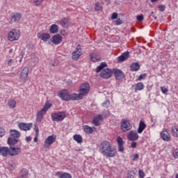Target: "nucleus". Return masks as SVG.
Masks as SVG:
<instances>
[{"mask_svg": "<svg viewBox=\"0 0 178 178\" xmlns=\"http://www.w3.org/2000/svg\"><path fill=\"white\" fill-rule=\"evenodd\" d=\"M81 55H83V51H81V47L78 44L74 51L72 52V59L74 60H79L80 56H81Z\"/></svg>", "mask_w": 178, "mask_h": 178, "instance_id": "6e6552de", "label": "nucleus"}, {"mask_svg": "<svg viewBox=\"0 0 178 178\" xmlns=\"http://www.w3.org/2000/svg\"><path fill=\"white\" fill-rule=\"evenodd\" d=\"M83 131L87 133V134H92L94 133V130H95V127H91L88 125H85L83 127Z\"/></svg>", "mask_w": 178, "mask_h": 178, "instance_id": "a878e982", "label": "nucleus"}, {"mask_svg": "<svg viewBox=\"0 0 178 178\" xmlns=\"http://www.w3.org/2000/svg\"><path fill=\"white\" fill-rule=\"evenodd\" d=\"M114 72V76L117 79V80H122L124 77V74H123V72L120 70H113Z\"/></svg>", "mask_w": 178, "mask_h": 178, "instance_id": "412c9836", "label": "nucleus"}, {"mask_svg": "<svg viewBox=\"0 0 178 178\" xmlns=\"http://www.w3.org/2000/svg\"><path fill=\"white\" fill-rule=\"evenodd\" d=\"M122 23H123V22H122V19H117V20H116V22H115V24H116L117 26H120V24H122Z\"/></svg>", "mask_w": 178, "mask_h": 178, "instance_id": "5fc2aeb1", "label": "nucleus"}, {"mask_svg": "<svg viewBox=\"0 0 178 178\" xmlns=\"http://www.w3.org/2000/svg\"><path fill=\"white\" fill-rule=\"evenodd\" d=\"M136 147H137V143L133 141V142L131 143V148H136Z\"/></svg>", "mask_w": 178, "mask_h": 178, "instance_id": "6e6d98bb", "label": "nucleus"}, {"mask_svg": "<svg viewBox=\"0 0 178 178\" xmlns=\"http://www.w3.org/2000/svg\"><path fill=\"white\" fill-rule=\"evenodd\" d=\"M95 10H102V6H101V4H99V3H96L95 4Z\"/></svg>", "mask_w": 178, "mask_h": 178, "instance_id": "c03bdc74", "label": "nucleus"}, {"mask_svg": "<svg viewBox=\"0 0 178 178\" xmlns=\"http://www.w3.org/2000/svg\"><path fill=\"white\" fill-rule=\"evenodd\" d=\"M38 38H40V40H42L44 42H47V41H49L51 40V35L48 33L44 32H39L37 34Z\"/></svg>", "mask_w": 178, "mask_h": 178, "instance_id": "9b49d317", "label": "nucleus"}, {"mask_svg": "<svg viewBox=\"0 0 178 178\" xmlns=\"http://www.w3.org/2000/svg\"><path fill=\"white\" fill-rule=\"evenodd\" d=\"M173 156H175V158H178V152H177L176 150L173 152Z\"/></svg>", "mask_w": 178, "mask_h": 178, "instance_id": "13d9d810", "label": "nucleus"}, {"mask_svg": "<svg viewBox=\"0 0 178 178\" xmlns=\"http://www.w3.org/2000/svg\"><path fill=\"white\" fill-rule=\"evenodd\" d=\"M12 62H13V59H10V60H7V65L8 66H10L12 65Z\"/></svg>", "mask_w": 178, "mask_h": 178, "instance_id": "4d7b16f0", "label": "nucleus"}, {"mask_svg": "<svg viewBox=\"0 0 178 178\" xmlns=\"http://www.w3.org/2000/svg\"><path fill=\"white\" fill-rule=\"evenodd\" d=\"M26 141H27L28 143H29V141H31V137H30V136L26 137Z\"/></svg>", "mask_w": 178, "mask_h": 178, "instance_id": "052dcab7", "label": "nucleus"}, {"mask_svg": "<svg viewBox=\"0 0 178 178\" xmlns=\"http://www.w3.org/2000/svg\"><path fill=\"white\" fill-rule=\"evenodd\" d=\"M136 19H137L138 22H143V20H144V15H143V14L138 15L136 17Z\"/></svg>", "mask_w": 178, "mask_h": 178, "instance_id": "09e8293b", "label": "nucleus"}, {"mask_svg": "<svg viewBox=\"0 0 178 178\" xmlns=\"http://www.w3.org/2000/svg\"><path fill=\"white\" fill-rule=\"evenodd\" d=\"M60 34H62V35H65V31H62L60 32Z\"/></svg>", "mask_w": 178, "mask_h": 178, "instance_id": "680f3d73", "label": "nucleus"}, {"mask_svg": "<svg viewBox=\"0 0 178 178\" xmlns=\"http://www.w3.org/2000/svg\"><path fill=\"white\" fill-rule=\"evenodd\" d=\"M51 66H55V65L54 64H51Z\"/></svg>", "mask_w": 178, "mask_h": 178, "instance_id": "69168bd1", "label": "nucleus"}, {"mask_svg": "<svg viewBox=\"0 0 178 178\" xmlns=\"http://www.w3.org/2000/svg\"><path fill=\"white\" fill-rule=\"evenodd\" d=\"M58 30H59V26H58V25L52 24L50 26L49 32L51 33V34H56V33H58Z\"/></svg>", "mask_w": 178, "mask_h": 178, "instance_id": "7c9ffc66", "label": "nucleus"}, {"mask_svg": "<svg viewBox=\"0 0 178 178\" xmlns=\"http://www.w3.org/2000/svg\"><path fill=\"white\" fill-rule=\"evenodd\" d=\"M10 137L8 139V144L9 145H13L14 144H17L19 143V138H20V132L16 129L10 130Z\"/></svg>", "mask_w": 178, "mask_h": 178, "instance_id": "f03ea898", "label": "nucleus"}, {"mask_svg": "<svg viewBox=\"0 0 178 178\" xmlns=\"http://www.w3.org/2000/svg\"><path fill=\"white\" fill-rule=\"evenodd\" d=\"M102 119H104L102 115H98L97 116H95L92 120L93 124L95 126L101 125V122H102Z\"/></svg>", "mask_w": 178, "mask_h": 178, "instance_id": "aec40b11", "label": "nucleus"}, {"mask_svg": "<svg viewBox=\"0 0 178 178\" xmlns=\"http://www.w3.org/2000/svg\"><path fill=\"white\" fill-rule=\"evenodd\" d=\"M73 138L74 141H76V143H78V144H81V143H83V137L81 136V135L75 134L74 135Z\"/></svg>", "mask_w": 178, "mask_h": 178, "instance_id": "c9c22d12", "label": "nucleus"}, {"mask_svg": "<svg viewBox=\"0 0 178 178\" xmlns=\"http://www.w3.org/2000/svg\"><path fill=\"white\" fill-rule=\"evenodd\" d=\"M45 115H47V113L45 111H43V110L40 109V111H38L36 113V122H38V123H41Z\"/></svg>", "mask_w": 178, "mask_h": 178, "instance_id": "f3484780", "label": "nucleus"}, {"mask_svg": "<svg viewBox=\"0 0 178 178\" xmlns=\"http://www.w3.org/2000/svg\"><path fill=\"white\" fill-rule=\"evenodd\" d=\"M172 133L174 137H178V127H176V126L172 127Z\"/></svg>", "mask_w": 178, "mask_h": 178, "instance_id": "58836bf2", "label": "nucleus"}, {"mask_svg": "<svg viewBox=\"0 0 178 178\" xmlns=\"http://www.w3.org/2000/svg\"><path fill=\"white\" fill-rule=\"evenodd\" d=\"M147 127V124H145V122L144 120H141L139 122V126L138 128V133L139 134H141L144 130H145V128Z\"/></svg>", "mask_w": 178, "mask_h": 178, "instance_id": "4be33fe9", "label": "nucleus"}, {"mask_svg": "<svg viewBox=\"0 0 178 178\" xmlns=\"http://www.w3.org/2000/svg\"><path fill=\"white\" fill-rule=\"evenodd\" d=\"M18 127L20 129V130L27 131L29 130H31V127H33V123L26 124L24 122H21L18 124Z\"/></svg>", "mask_w": 178, "mask_h": 178, "instance_id": "4468645a", "label": "nucleus"}, {"mask_svg": "<svg viewBox=\"0 0 178 178\" xmlns=\"http://www.w3.org/2000/svg\"><path fill=\"white\" fill-rule=\"evenodd\" d=\"M132 127L131 123H130V121L128 120H122L121 122V130H122V131H129L131 130Z\"/></svg>", "mask_w": 178, "mask_h": 178, "instance_id": "9d476101", "label": "nucleus"}, {"mask_svg": "<svg viewBox=\"0 0 178 178\" xmlns=\"http://www.w3.org/2000/svg\"><path fill=\"white\" fill-rule=\"evenodd\" d=\"M112 74H113L112 70L106 68L101 72L100 77H102V79H111Z\"/></svg>", "mask_w": 178, "mask_h": 178, "instance_id": "f8f14e48", "label": "nucleus"}, {"mask_svg": "<svg viewBox=\"0 0 178 178\" xmlns=\"http://www.w3.org/2000/svg\"><path fill=\"white\" fill-rule=\"evenodd\" d=\"M62 35L59 34H56L52 37L51 42H53V44H55V45H59V44L62 42Z\"/></svg>", "mask_w": 178, "mask_h": 178, "instance_id": "a211bd4d", "label": "nucleus"}, {"mask_svg": "<svg viewBox=\"0 0 178 178\" xmlns=\"http://www.w3.org/2000/svg\"><path fill=\"white\" fill-rule=\"evenodd\" d=\"M89 91H90V84L87 83H82L79 88V94L74 93V97H76V101H79V99H83V97L87 95Z\"/></svg>", "mask_w": 178, "mask_h": 178, "instance_id": "f257e3e1", "label": "nucleus"}, {"mask_svg": "<svg viewBox=\"0 0 178 178\" xmlns=\"http://www.w3.org/2000/svg\"><path fill=\"white\" fill-rule=\"evenodd\" d=\"M146 74H140L138 79V80H139V81H141V80H144L145 79V77H146Z\"/></svg>", "mask_w": 178, "mask_h": 178, "instance_id": "8fccbe9b", "label": "nucleus"}, {"mask_svg": "<svg viewBox=\"0 0 178 178\" xmlns=\"http://www.w3.org/2000/svg\"><path fill=\"white\" fill-rule=\"evenodd\" d=\"M21 177L22 178H26L29 177V170L22 169L19 173Z\"/></svg>", "mask_w": 178, "mask_h": 178, "instance_id": "4c0bfd02", "label": "nucleus"}, {"mask_svg": "<svg viewBox=\"0 0 178 178\" xmlns=\"http://www.w3.org/2000/svg\"><path fill=\"white\" fill-rule=\"evenodd\" d=\"M129 52H125L122 54L121 56H118V62H124V60H127V59H129Z\"/></svg>", "mask_w": 178, "mask_h": 178, "instance_id": "cd10ccee", "label": "nucleus"}, {"mask_svg": "<svg viewBox=\"0 0 178 178\" xmlns=\"http://www.w3.org/2000/svg\"><path fill=\"white\" fill-rule=\"evenodd\" d=\"M140 136H138V134L137 133V131H131L127 134V139L129 141H137L138 140V138Z\"/></svg>", "mask_w": 178, "mask_h": 178, "instance_id": "ddd939ff", "label": "nucleus"}, {"mask_svg": "<svg viewBox=\"0 0 178 178\" xmlns=\"http://www.w3.org/2000/svg\"><path fill=\"white\" fill-rule=\"evenodd\" d=\"M112 144L109 143L108 140H104L98 146L99 152L102 155H104V154L107 152L108 149L111 147Z\"/></svg>", "mask_w": 178, "mask_h": 178, "instance_id": "39448f33", "label": "nucleus"}, {"mask_svg": "<svg viewBox=\"0 0 178 178\" xmlns=\"http://www.w3.org/2000/svg\"><path fill=\"white\" fill-rule=\"evenodd\" d=\"M110 104H111V102H109V100H106L102 104V106H104V108H108Z\"/></svg>", "mask_w": 178, "mask_h": 178, "instance_id": "a18cd8bd", "label": "nucleus"}, {"mask_svg": "<svg viewBox=\"0 0 178 178\" xmlns=\"http://www.w3.org/2000/svg\"><path fill=\"white\" fill-rule=\"evenodd\" d=\"M117 143L118 145V151L120 152H123L124 151V147H123V138L120 136H118Z\"/></svg>", "mask_w": 178, "mask_h": 178, "instance_id": "5701e85b", "label": "nucleus"}, {"mask_svg": "<svg viewBox=\"0 0 178 178\" xmlns=\"http://www.w3.org/2000/svg\"><path fill=\"white\" fill-rule=\"evenodd\" d=\"M159 9L160 12H165V7L163 5H159Z\"/></svg>", "mask_w": 178, "mask_h": 178, "instance_id": "3c124183", "label": "nucleus"}, {"mask_svg": "<svg viewBox=\"0 0 178 178\" xmlns=\"http://www.w3.org/2000/svg\"><path fill=\"white\" fill-rule=\"evenodd\" d=\"M34 130L35 131L36 136H38L40 131L38 129V125H34Z\"/></svg>", "mask_w": 178, "mask_h": 178, "instance_id": "603ef678", "label": "nucleus"}, {"mask_svg": "<svg viewBox=\"0 0 178 178\" xmlns=\"http://www.w3.org/2000/svg\"><path fill=\"white\" fill-rule=\"evenodd\" d=\"M51 106H52V104L47 101V102H46L43 108H42V111H43L44 112H45L47 113V112H48V111H49V109H51Z\"/></svg>", "mask_w": 178, "mask_h": 178, "instance_id": "2f4dec72", "label": "nucleus"}, {"mask_svg": "<svg viewBox=\"0 0 178 178\" xmlns=\"http://www.w3.org/2000/svg\"><path fill=\"white\" fill-rule=\"evenodd\" d=\"M108 65L106 64V63L103 62L102 63H100V65L99 66H97V67L96 68V73H99V72H101V70H102V69L107 67Z\"/></svg>", "mask_w": 178, "mask_h": 178, "instance_id": "473e14b6", "label": "nucleus"}, {"mask_svg": "<svg viewBox=\"0 0 178 178\" xmlns=\"http://www.w3.org/2000/svg\"><path fill=\"white\" fill-rule=\"evenodd\" d=\"M7 38L8 41H18L20 38V31L16 29H11L8 33Z\"/></svg>", "mask_w": 178, "mask_h": 178, "instance_id": "20e7f679", "label": "nucleus"}, {"mask_svg": "<svg viewBox=\"0 0 178 178\" xmlns=\"http://www.w3.org/2000/svg\"><path fill=\"white\" fill-rule=\"evenodd\" d=\"M6 134V131H5V129L0 127V138L3 137Z\"/></svg>", "mask_w": 178, "mask_h": 178, "instance_id": "37998d69", "label": "nucleus"}, {"mask_svg": "<svg viewBox=\"0 0 178 178\" xmlns=\"http://www.w3.org/2000/svg\"><path fill=\"white\" fill-rule=\"evenodd\" d=\"M56 176H58V178H72V175L68 172H58Z\"/></svg>", "mask_w": 178, "mask_h": 178, "instance_id": "c756f323", "label": "nucleus"}, {"mask_svg": "<svg viewBox=\"0 0 178 178\" xmlns=\"http://www.w3.org/2000/svg\"><path fill=\"white\" fill-rule=\"evenodd\" d=\"M175 178H178V174L175 175Z\"/></svg>", "mask_w": 178, "mask_h": 178, "instance_id": "0e129e2a", "label": "nucleus"}, {"mask_svg": "<svg viewBox=\"0 0 178 178\" xmlns=\"http://www.w3.org/2000/svg\"><path fill=\"white\" fill-rule=\"evenodd\" d=\"M152 2H158V0H151Z\"/></svg>", "mask_w": 178, "mask_h": 178, "instance_id": "e2e57ef3", "label": "nucleus"}, {"mask_svg": "<svg viewBox=\"0 0 178 178\" xmlns=\"http://www.w3.org/2000/svg\"><path fill=\"white\" fill-rule=\"evenodd\" d=\"M66 118L64 112H57L51 113V119L54 122H62Z\"/></svg>", "mask_w": 178, "mask_h": 178, "instance_id": "423d86ee", "label": "nucleus"}, {"mask_svg": "<svg viewBox=\"0 0 178 178\" xmlns=\"http://www.w3.org/2000/svg\"><path fill=\"white\" fill-rule=\"evenodd\" d=\"M20 19H22V13H13L10 16V22L16 23V22H19Z\"/></svg>", "mask_w": 178, "mask_h": 178, "instance_id": "2eb2a0df", "label": "nucleus"}, {"mask_svg": "<svg viewBox=\"0 0 178 178\" xmlns=\"http://www.w3.org/2000/svg\"><path fill=\"white\" fill-rule=\"evenodd\" d=\"M42 2H44V0H34L33 5H35V6H40Z\"/></svg>", "mask_w": 178, "mask_h": 178, "instance_id": "a19ab883", "label": "nucleus"}, {"mask_svg": "<svg viewBox=\"0 0 178 178\" xmlns=\"http://www.w3.org/2000/svg\"><path fill=\"white\" fill-rule=\"evenodd\" d=\"M58 95L63 101H77V99L74 97V93L70 95L67 90L59 91Z\"/></svg>", "mask_w": 178, "mask_h": 178, "instance_id": "7ed1b4c3", "label": "nucleus"}, {"mask_svg": "<svg viewBox=\"0 0 178 178\" xmlns=\"http://www.w3.org/2000/svg\"><path fill=\"white\" fill-rule=\"evenodd\" d=\"M112 20H114L115 19H118V13H113L111 15Z\"/></svg>", "mask_w": 178, "mask_h": 178, "instance_id": "864d4df0", "label": "nucleus"}, {"mask_svg": "<svg viewBox=\"0 0 178 178\" xmlns=\"http://www.w3.org/2000/svg\"><path fill=\"white\" fill-rule=\"evenodd\" d=\"M138 175H139V177H140V178H144V177H145V173L143 172V171L141 170H138Z\"/></svg>", "mask_w": 178, "mask_h": 178, "instance_id": "de8ad7c7", "label": "nucleus"}, {"mask_svg": "<svg viewBox=\"0 0 178 178\" xmlns=\"http://www.w3.org/2000/svg\"><path fill=\"white\" fill-rule=\"evenodd\" d=\"M161 137L163 141H170V134L168 131H161Z\"/></svg>", "mask_w": 178, "mask_h": 178, "instance_id": "b1692460", "label": "nucleus"}, {"mask_svg": "<svg viewBox=\"0 0 178 178\" xmlns=\"http://www.w3.org/2000/svg\"><path fill=\"white\" fill-rule=\"evenodd\" d=\"M161 92H163V94H165V95H167L168 92L169 91L168 88H166L165 86H161Z\"/></svg>", "mask_w": 178, "mask_h": 178, "instance_id": "79ce46f5", "label": "nucleus"}, {"mask_svg": "<svg viewBox=\"0 0 178 178\" xmlns=\"http://www.w3.org/2000/svg\"><path fill=\"white\" fill-rule=\"evenodd\" d=\"M0 154L2 156H8L10 155V151L8 147H1L0 149Z\"/></svg>", "mask_w": 178, "mask_h": 178, "instance_id": "bb28decb", "label": "nucleus"}, {"mask_svg": "<svg viewBox=\"0 0 178 178\" xmlns=\"http://www.w3.org/2000/svg\"><path fill=\"white\" fill-rule=\"evenodd\" d=\"M144 83L139 82L136 84L135 90L136 91H141V90H144Z\"/></svg>", "mask_w": 178, "mask_h": 178, "instance_id": "e433bc0d", "label": "nucleus"}, {"mask_svg": "<svg viewBox=\"0 0 178 178\" xmlns=\"http://www.w3.org/2000/svg\"><path fill=\"white\" fill-rule=\"evenodd\" d=\"M27 77H29V67H25L21 72L20 79L24 83H26Z\"/></svg>", "mask_w": 178, "mask_h": 178, "instance_id": "dca6fc26", "label": "nucleus"}, {"mask_svg": "<svg viewBox=\"0 0 178 178\" xmlns=\"http://www.w3.org/2000/svg\"><path fill=\"white\" fill-rule=\"evenodd\" d=\"M60 24L62 27H69L70 26V21L67 18L60 19Z\"/></svg>", "mask_w": 178, "mask_h": 178, "instance_id": "c85d7f7f", "label": "nucleus"}, {"mask_svg": "<svg viewBox=\"0 0 178 178\" xmlns=\"http://www.w3.org/2000/svg\"><path fill=\"white\" fill-rule=\"evenodd\" d=\"M90 60L92 62H101V56L97 53L90 54Z\"/></svg>", "mask_w": 178, "mask_h": 178, "instance_id": "393cba45", "label": "nucleus"}, {"mask_svg": "<svg viewBox=\"0 0 178 178\" xmlns=\"http://www.w3.org/2000/svg\"><path fill=\"white\" fill-rule=\"evenodd\" d=\"M131 72H137V70H140V64L138 63H134L131 65Z\"/></svg>", "mask_w": 178, "mask_h": 178, "instance_id": "f704fd0d", "label": "nucleus"}, {"mask_svg": "<svg viewBox=\"0 0 178 178\" xmlns=\"http://www.w3.org/2000/svg\"><path fill=\"white\" fill-rule=\"evenodd\" d=\"M38 141V136H37V134H35V136L34 138V142L37 143Z\"/></svg>", "mask_w": 178, "mask_h": 178, "instance_id": "bf43d9fd", "label": "nucleus"}, {"mask_svg": "<svg viewBox=\"0 0 178 178\" xmlns=\"http://www.w3.org/2000/svg\"><path fill=\"white\" fill-rule=\"evenodd\" d=\"M55 141H56V136L55 135L49 136L44 141V143L43 145L44 148L47 149H49L51 145H52V144H54Z\"/></svg>", "mask_w": 178, "mask_h": 178, "instance_id": "0eeeda50", "label": "nucleus"}, {"mask_svg": "<svg viewBox=\"0 0 178 178\" xmlns=\"http://www.w3.org/2000/svg\"><path fill=\"white\" fill-rule=\"evenodd\" d=\"M19 62H22V60H20Z\"/></svg>", "mask_w": 178, "mask_h": 178, "instance_id": "338daca9", "label": "nucleus"}, {"mask_svg": "<svg viewBox=\"0 0 178 178\" xmlns=\"http://www.w3.org/2000/svg\"><path fill=\"white\" fill-rule=\"evenodd\" d=\"M127 178H136V172L134 170L129 171Z\"/></svg>", "mask_w": 178, "mask_h": 178, "instance_id": "ea45409f", "label": "nucleus"}, {"mask_svg": "<svg viewBox=\"0 0 178 178\" xmlns=\"http://www.w3.org/2000/svg\"><path fill=\"white\" fill-rule=\"evenodd\" d=\"M117 154L118 151L116 150V148L113 147L111 145V147L108 149L103 156H107V158H115Z\"/></svg>", "mask_w": 178, "mask_h": 178, "instance_id": "1a4fd4ad", "label": "nucleus"}, {"mask_svg": "<svg viewBox=\"0 0 178 178\" xmlns=\"http://www.w3.org/2000/svg\"><path fill=\"white\" fill-rule=\"evenodd\" d=\"M9 151H10V155L11 156H15V155H19V154H20L22 151V148L10 147L9 149Z\"/></svg>", "mask_w": 178, "mask_h": 178, "instance_id": "6ab92c4d", "label": "nucleus"}, {"mask_svg": "<svg viewBox=\"0 0 178 178\" xmlns=\"http://www.w3.org/2000/svg\"><path fill=\"white\" fill-rule=\"evenodd\" d=\"M139 157L140 156H138V154H134L132 156H131V158H132V161H138Z\"/></svg>", "mask_w": 178, "mask_h": 178, "instance_id": "49530a36", "label": "nucleus"}, {"mask_svg": "<svg viewBox=\"0 0 178 178\" xmlns=\"http://www.w3.org/2000/svg\"><path fill=\"white\" fill-rule=\"evenodd\" d=\"M17 104V102H16V100L14 99H11L8 101V105L10 109H15V107Z\"/></svg>", "mask_w": 178, "mask_h": 178, "instance_id": "72a5a7b5", "label": "nucleus"}]
</instances>
